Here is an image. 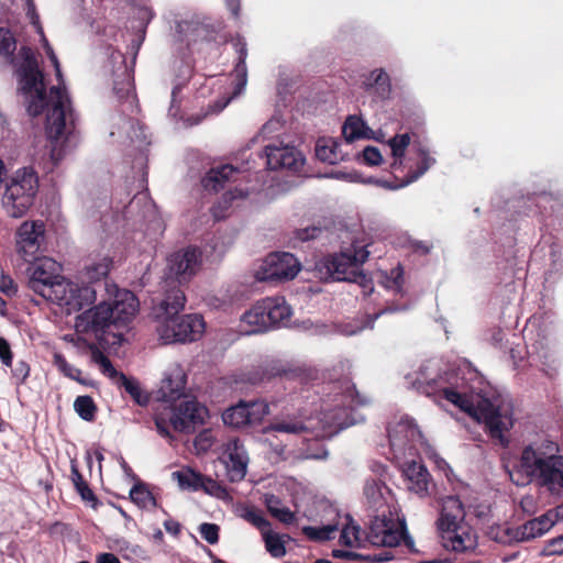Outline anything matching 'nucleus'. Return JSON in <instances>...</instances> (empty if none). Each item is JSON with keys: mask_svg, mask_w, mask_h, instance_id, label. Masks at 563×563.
I'll list each match as a JSON object with an SVG mask.
<instances>
[{"mask_svg": "<svg viewBox=\"0 0 563 563\" xmlns=\"http://www.w3.org/2000/svg\"><path fill=\"white\" fill-rule=\"evenodd\" d=\"M43 42L46 53L55 67L58 86L52 87L49 93H46L44 77L38 68L37 60L32 49L23 46L19 52L21 63L15 65L20 90L25 96L27 112L31 115L36 117L44 110L47 111L45 124L47 137L55 143L65 142L70 144L76 139L77 118L65 87H62L63 76L58 59L45 37H43Z\"/></svg>", "mask_w": 563, "mask_h": 563, "instance_id": "1", "label": "nucleus"}, {"mask_svg": "<svg viewBox=\"0 0 563 563\" xmlns=\"http://www.w3.org/2000/svg\"><path fill=\"white\" fill-rule=\"evenodd\" d=\"M407 379L415 389L427 396L442 393L444 399L475 417L478 421H484L492 438L498 439L503 446L508 445L504 432L512 428L514 424L508 405L488 398H481L474 405L466 396L454 389L457 382L455 371L442 368L441 362L438 360L424 362L415 377L408 375Z\"/></svg>", "mask_w": 563, "mask_h": 563, "instance_id": "2", "label": "nucleus"}, {"mask_svg": "<svg viewBox=\"0 0 563 563\" xmlns=\"http://www.w3.org/2000/svg\"><path fill=\"white\" fill-rule=\"evenodd\" d=\"M558 443L543 440L530 443L520 452L518 462L509 471L511 482L517 486L534 483L551 494L563 489V455Z\"/></svg>", "mask_w": 563, "mask_h": 563, "instance_id": "3", "label": "nucleus"}, {"mask_svg": "<svg viewBox=\"0 0 563 563\" xmlns=\"http://www.w3.org/2000/svg\"><path fill=\"white\" fill-rule=\"evenodd\" d=\"M368 244L362 245L354 242L350 249L323 257L316 264V271L321 279L356 283L365 296L374 291L372 279L368 278L360 266L366 262L369 255Z\"/></svg>", "mask_w": 563, "mask_h": 563, "instance_id": "4", "label": "nucleus"}, {"mask_svg": "<svg viewBox=\"0 0 563 563\" xmlns=\"http://www.w3.org/2000/svg\"><path fill=\"white\" fill-rule=\"evenodd\" d=\"M464 517V506L457 496H446L442 499L438 529L444 549L466 552L477 547L476 534L463 523Z\"/></svg>", "mask_w": 563, "mask_h": 563, "instance_id": "5", "label": "nucleus"}, {"mask_svg": "<svg viewBox=\"0 0 563 563\" xmlns=\"http://www.w3.org/2000/svg\"><path fill=\"white\" fill-rule=\"evenodd\" d=\"M332 389L340 391L334 395L333 407L323 409L320 418L324 428L329 429V434L362 422L364 416L357 412L356 407L366 404V399L360 397L355 386L349 380H344L340 386L333 385Z\"/></svg>", "mask_w": 563, "mask_h": 563, "instance_id": "6", "label": "nucleus"}, {"mask_svg": "<svg viewBox=\"0 0 563 563\" xmlns=\"http://www.w3.org/2000/svg\"><path fill=\"white\" fill-rule=\"evenodd\" d=\"M38 191V178L32 168L18 169L5 181L1 206L11 218H22L33 206Z\"/></svg>", "mask_w": 563, "mask_h": 563, "instance_id": "7", "label": "nucleus"}, {"mask_svg": "<svg viewBox=\"0 0 563 563\" xmlns=\"http://www.w3.org/2000/svg\"><path fill=\"white\" fill-rule=\"evenodd\" d=\"M42 298L71 313L90 305L95 300V290L88 286L79 287L60 276Z\"/></svg>", "mask_w": 563, "mask_h": 563, "instance_id": "8", "label": "nucleus"}, {"mask_svg": "<svg viewBox=\"0 0 563 563\" xmlns=\"http://www.w3.org/2000/svg\"><path fill=\"white\" fill-rule=\"evenodd\" d=\"M205 331V321L201 316L191 313L166 318L157 328L161 340L165 343L192 342L198 340Z\"/></svg>", "mask_w": 563, "mask_h": 563, "instance_id": "9", "label": "nucleus"}, {"mask_svg": "<svg viewBox=\"0 0 563 563\" xmlns=\"http://www.w3.org/2000/svg\"><path fill=\"white\" fill-rule=\"evenodd\" d=\"M366 538L375 547L395 548L402 540L407 547L413 545L412 539L407 534L405 525H398L393 519L386 518L385 515L374 517Z\"/></svg>", "mask_w": 563, "mask_h": 563, "instance_id": "10", "label": "nucleus"}, {"mask_svg": "<svg viewBox=\"0 0 563 563\" xmlns=\"http://www.w3.org/2000/svg\"><path fill=\"white\" fill-rule=\"evenodd\" d=\"M299 271L300 263L292 254L273 253L265 258L257 278L262 282H284L295 278Z\"/></svg>", "mask_w": 563, "mask_h": 563, "instance_id": "11", "label": "nucleus"}, {"mask_svg": "<svg viewBox=\"0 0 563 563\" xmlns=\"http://www.w3.org/2000/svg\"><path fill=\"white\" fill-rule=\"evenodd\" d=\"M269 413V406L264 400H241L222 413L224 424L235 429L260 423Z\"/></svg>", "mask_w": 563, "mask_h": 563, "instance_id": "12", "label": "nucleus"}, {"mask_svg": "<svg viewBox=\"0 0 563 563\" xmlns=\"http://www.w3.org/2000/svg\"><path fill=\"white\" fill-rule=\"evenodd\" d=\"M267 167L273 170L286 169L297 173L305 164V157L295 147L283 141H273L265 145Z\"/></svg>", "mask_w": 563, "mask_h": 563, "instance_id": "13", "label": "nucleus"}, {"mask_svg": "<svg viewBox=\"0 0 563 563\" xmlns=\"http://www.w3.org/2000/svg\"><path fill=\"white\" fill-rule=\"evenodd\" d=\"M208 409L197 400H185L175 408L169 417L174 430L189 433L205 422Z\"/></svg>", "mask_w": 563, "mask_h": 563, "instance_id": "14", "label": "nucleus"}, {"mask_svg": "<svg viewBox=\"0 0 563 563\" xmlns=\"http://www.w3.org/2000/svg\"><path fill=\"white\" fill-rule=\"evenodd\" d=\"M201 265V253L196 247L175 252L167 258V276L178 283L187 282Z\"/></svg>", "mask_w": 563, "mask_h": 563, "instance_id": "15", "label": "nucleus"}, {"mask_svg": "<svg viewBox=\"0 0 563 563\" xmlns=\"http://www.w3.org/2000/svg\"><path fill=\"white\" fill-rule=\"evenodd\" d=\"M58 269V264L51 258L45 257L35 262L26 271L27 287L36 295L45 296L51 285L60 277Z\"/></svg>", "mask_w": 563, "mask_h": 563, "instance_id": "16", "label": "nucleus"}, {"mask_svg": "<svg viewBox=\"0 0 563 563\" xmlns=\"http://www.w3.org/2000/svg\"><path fill=\"white\" fill-rule=\"evenodd\" d=\"M234 48L239 56H238L236 65L233 70V76H234L233 92L230 97L218 100L212 106H210L211 112H213V113L221 112L230 103V101L233 98L240 96L244 91L246 84H247V67H246V63H245L246 57H247L246 42L243 38L238 37L234 42Z\"/></svg>", "mask_w": 563, "mask_h": 563, "instance_id": "17", "label": "nucleus"}, {"mask_svg": "<svg viewBox=\"0 0 563 563\" xmlns=\"http://www.w3.org/2000/svg\"><path fill=\"white\" fill-rule=\"evenodd\" d=\"M112 313L111 303L100 302L77 317L76 328L81 332H92L96 335L104 333L107 328L114 325Z\"/></svg>", "mask_w": 563, "mask_h": 563, "instance_id": "18", "label": "nucleus"}, {"mask_svg": "<svg viewBox=\"0 0 563 563\" xmlns=\"http://www.w3.org/2000/svg\"><path fill=\"white\" fill-rule=\"evenodd\" d=\"M223 456L225 457L230 482L236 483L242 481L247 472L249 454L239 438L230 439L227 442Z\"/></svg>", "mask_w": 563, "mask_h": 563, "instance_id": "19", "label": "nucleus"}, {"mask_svg": "<svg viewBox=\"0 0 563 563\" xmlns=\"http://www.w3.org/2000/svg\"><path fill=\"white\" fill-rule=\"evenodd\" d=\"M562 510V507L549 510L544 515L528 520L520 527L516 528L515 534L517 537V542H525L543 536L554 526Z\"/></svg>", "mask_w": 563, "mask_h": 563, "instance_id": "20", "label": "nucleus"}, {"mask_svg": "<svg viewBox=\"0 0 563 563\" xmlns=\"http://www.w3.org/2000/svg\"><path fill=\"white\" fill-rule=\"evenodd\" d=\"M16 245L19 252L25 256H35L40 250L41 242L44 238V227L42 222L25 221L16 232Z\"/></svg>", "mask_w": 563, "mask_h": 563, "instance_id": "21", "label": "nucleus"}, {"mask_svg": "<svg viewBox=\"0 0 563 563\" xmlns=\"http://www.w3.org/2000/svg\"><path fill=\"white\" fill-rule=\"evenodd\" d=\"M308 422L309 419L303 418L300 413L282 415L273 419V421L266 427L265 432L299 435L307 433L311 429Z\"/></svg>", "mask_w": 563, "mask_h": 563, "instance_id": "22", "label": "nucleus"}, {"mask_svg": "<svg viewBox=\"0 0 563 563\" xmlns=\"http://www.w3.org/2000/svg\"><path fill=\"white\" fill-rule=\"evenodd\" d=\"M139 309V300L135 295L129 290L118 294L111 310L113 311L112 318L114 325H124L129 323Z\"/></svg>", "mask_w": 563, "mask_h": 563, "instance_id": "23", "label": "nucleus"}, {"mask_svg": "<svg viewBox=\"0 0 563 563\" xmlns=\"http://www.w3.org/2000/svg\"><path fill=\"white\" fill-rule=\"evenodd\" d=\"M241 327L246 334L264 332L268 329L265 305L263 299L257 301L252 308L245 311L241 317Z\"/></svg>", "mask_w": 563, "mask_h": 563, "instance_id": "24", "label": "nucleus"}, {"mask_svg": "<svg viewBox=\"0 0 563 563\" xmlns=\"http://www.w3.org/2000/svg\"><path fill=\"white\" fill-rule=\"evenodd\" d=\"M239 173L240 170L232 165H221L211 168L202 178L201 183L206 190L219 191L224 188L225 183L236 180L235 175Z\"/></svg>", "mask_w": 563, "mask_h": 563, "instance_id": "25", "label": "nucleus"}, {"mask_svg": "<svg viewBox=\"0 0 563 563\" xmlns=\"http://www.w3.org/2000/svg\"><path fill=\"white\" fill-rule=\"evenodd\" d=\"M265 305L268 329L276 325L286 324L291 316V309L286 305L285 299L280 297H267L263 299Z\"/></svg>", "mask_w": 563, "mask_h": 563, "instance_id": "26", "label": "nucleus"}, {"mask_svg": "<svg viewBox=\"0 0 563 563\" xmlns=\"http://www.w3.org/2000/svg\"><path fill=\"white\" fill-rule=\"evenodd\" d=\"M404 475L409 482V489L417 494H424L428 490L429 472L427 467L416 461L407 463L404 467Z\"/></svg>", "mask_w": 563, "mask_h": 563, "instance_id": "27", "label": "nucleus"}, {"mask_svg": "<svg viewBox=\"0 0 563 563\" xmlns=\"http://www.w3.org/2000/svg\"><path fill=\"white\" fill-rule=\"evenodd\" d=\"M186 296L178 287H173L165 292L164 299L158 306L159 318H173L177 316L185 307Z\"/></svg>", "mask_w": 563, "mask_h": 563, "instance_id": "28", "label": "nucleus"}, {"mask_svg": "<svg viewBox=\"0 0 563 563\" xmlns=\"http://www.w3.org/2000/svg\"><path fill=\"white\" fill-rule=\"evenodd\" d=\"M364 87L382 100L389 98L391 92L390 78L383 68L372 70L364 80Z\"/></svg>", "mask_w": 563, "mask_h": 563, "instance_id": "29", "label": "nucleus"}, {"mask_svg": "<svg viewBox=\"0 0 563 563\" xmlns=\"http://www.w3.org/2000/svg\"><path fill=\"white\" fill-rule=\"evenodd\" d=\"M185 384V375L179 369L166 375L159 388L162 399L167 402L178 399L184 393Z\"/></svg>", "mask_w": 563, "mask_h": 563, "instance_id": "30", "label": "nucleus"}, {"mask_svg": "<svg viewBox=\"0 0 563 563\" xmlns=\"http://www.w3.org/2000/svg\"><path fill=\"white\" fill-rule=\"evenodd\" d=\"M290 374L288 367L280 361H269L264 363L258 369L250 374L251 384H260L277 376H287Z\"/></svg>", "mask_w": 563, "mask_h": 563, "instance_id": "31", "label": "nucleus"}, {"mask_svg": "<svg viewBox=\"0 0 563 563\" xmlns=\"http://www.w3.org/2000/svg\"><path fill=\"white\" fill-rule=\"evenodd\" d=\"M371 129L356 115H349L342 126V134L347 143L358 139H368Z\"/></svg>", "mask_w": 563, "mask_h": 563, "instance_id": "32", "label": "nucleus"}, {"mask_svg": "<svg viewBox=\"0 0 563 563\" xmlns=\"http://www.w3.org/2000/svg\"><path fill=\"white\" fill-rule=\"evenodd\" d=\"M316 156L328 164H336L341 159L340 146L333 139H319L316 144Z\"/></svg>", "mask_w": 563, "mask_h": 563, "instance_id": "33", "label": "nucleus"}, {"mask_svg": "<svg viewBox=\"0 0 563 563\" xmlns=\"http://www.w3.org/2000/svg\"><path fill=\"white\" fill-rule=\"evenodd\" d=\"M265 505L268 512L280 522L291 525L295 521V514L275 495H266Z\"/></svg>", "mask_w": 563, "mask_h": 563, "instance_id": "34", "label": "nucleus"}, {"mask_svg": "<svg viewBox=\"0 0 563 563\" xmlns=\"http://www.w3.org/2000/svg\"><path fill=\"white\" fill-rule=\"evenodd\" d=\"M390 446L401 449L409 438H413L416 430L409 420H401L395 428H388Z\"/></svg>", "mask_w": 563, "mask_h": 563, "instance_id": "35", "label": "nucleus"}, {"mask_svg": "<svg viewBox=\"0 0 563 563\" xmlns=\"http://www.w3.org/2000/svg\"><path fill=\"white\" fill-rule=\"evenodd\" d=\"M115 383L123 387L137 405L146 406L148 404V396L142 391L140 383L135 378L128 377L125 374H120V377Z\"/></svg>", "mask_w": 563, "mask_h": 563, "instance_id": "36", "label": "nucleus"}, {"mask_svg": "<svg viewBox=\"0 0 563 563\" xmlns=\"http://www.w3.org/2000/svg\"><path fill=\"white\" fill-rule=\"evenodd\" d=\"M263 539L265 542L266 551L273 558H283L286 555L285 539L289 538L287 534H278L272 532L269 529L264 531Z\"/></svg>", "mask_w": 563, "mask_h": 563, "instance_id": "37", "label": "nucleus"}, {"mask_svg": "<svg viewBox=\"0 0 563 563\" xmlns=\"http://www.w3.org/2000/svg\"><path fill=\"white\" fill-rule=\"evenodd\" d=\"M172 476L183 489L199 490L202 486L203 475L190 468L174 472Z\"/></svg>", "mask_w": 563, "mask_h": 563, "instance_id": "38", "label": "nucleus"}, {"mask_svg": "<svg viewBox=\"0 0 563 563\" xmlns=\"http://www.w3.org/2000/svg\"><path fill=\"white\" fill-rule=\"evenodd\" d=\"M130 498L140 508L156 507L155 497L143 483H137L131 488Z\"/></svg>", "mask_w": 563, "mask_h": 563, "instance_id": "39", "label": "nucleus"}, {"mask_svg": "<svg viewBox=\"0 0 563 563\" xmlns=\"http://www.w3.org/2000/svg\"><path fill=\"white\" fill-rule=\"evenodd\" d=\"M74 410L82 420L91 422L96 418L97 406L90 396L84 395L75 399Z\"/></svg>", "mask_w": 563, "mask_h": 563, "instance_id": "40", "label": "nucleus"}, {"mask_svg": "<svg viewBox=\"0 0 563 563\" xmlns=\"http://www.w3.org/2000/svg\"><path fill=\"white\" fill-rule=\"evenodd\" d=\"M383 488L384 484L379 481H367L364 487V494L371 507L378 509L384 505Z\"/></svg>", "mask_w": 563, "mask_h": 563, "instance_id": "41", "label": "nucleus"}, {"mask_svg": "<svg viewBox=\"0 0 563 563\" xmlns=\"http://www.w3.org/2000/svg\"><path fill=\"white\" fill-rule=\"evenodd\" d=\"M15 49L16 41L11 31L0 27V56L4 57L9 63H13Z\"/></svg>", "mask_w": 563, "mask_h": 563, "instance_id": "42", "label": "nucleus"}, {"mask_svg": "<svg viewBox=\"0 0 563 563\" xmlns=\"http://www.w3.org/2000/svg\"><path fill=\"white\" fill-rule=\"evenodd\" d=\"M53 364L56 366V368L66 377L71 378L74 380H77L81 384L84 382L80 379L81 371L71 366L63 354L55 352L53 355Z\"/></svg>", "mask_w": 563, "mask_h": 563, "instance_id": "43", "label": "nucleus"}, {"mask_svg": "<svg viewBox=\"0 0 563 563\" xmlns=\"http://www.w3.org/2000/svg\"><path fill=\"white\" fill-rule=\"evenodd\" d=\"M361 541V528L353 521L347 523L341 532L340 542L345 547H357Z\"/></svg>", "mask_w": 563, "mask_h": 563, "instance_id": "44", "label": "nucleus"}, {"mask_svg": "<svg viewBox=\"0 0 563 563\" xmlns=\"http://www.w3.org/2000/svg\"><path fill=\"white\" fill-rule=\"evenodd\" d=\"M382 283L386 288L393 289L396 294H400L404 284L402 268L400 266H397L390 271L389 275L384 274Z\"/></svg>", "mask_w": 563, "mask_h": 563, "instance_id": "45", "label": "nucleus"}, {"mask_svg": "<svg viewBox=\"0 0 563 563\" xmlns=\"http://www.w3.org/2000/svg\"><path fill=\"white\" fill-rule=\"evenodd\" d=\"M92 358L95 363H97L100 366V369L102 374L108 376L110 379L117 382L120 377L121 372H118L114 366L112 365L111 361L108 356H106L102 352L97 351L93 352Z\"/></svg>", "mask_w": 563, "mask_h": 563, "instance_id": "46", "label": "nucleus"}, {"mask_svg": "<svg viewBox=\"0 0 563 563\" xmlns=\"http://www.w3.org/2000/svg\"><path fill=\"white\" fill-rule=\"evenodd\" d=\"M335 530V526H324L322 528L307 526L302 528V532L305 533V536L312 541L330 540Z\"/></svg>", "mask_w": 563, "mask_h": 563, "instance_id": "47", "label": "nucleus"}, {"mask_svg": "<svg viewBox=\"0 0 563 563\" xmlns=\"http://www.w3.org/2000/svg\"><path fill=\"white\" fill-rule=\"evenodd\" d=\"M420 155L421 161L418 164L417 169L408 175V179L401 186L416 181L435 163V159L429 156L424 150H420Z\"/></svg>", "mask_w": 563, "mask_h": 563, "instance_id": "48", "label": "nucleus"}, {"mask_svg": "<svg viewBox=\"0 0 563 563\" xmlns=\"http://www.w3.org/2000/svg\"><path fill=\"white\" fill-rule=\"evenodd\" d=\"M409 144L410 135L408 133L396 134L388 141L393 157H405V153Z\"/></svg>", "mask_w": 563, "mask_h": 563, "instance_id": "49", "label": "nucleus"}, {"mask_svg": "<svg viewBox=\"0 0 563 563\" xmlns=\"http://www.w3.org/2000/svg\"><path fill=\"white\" fill-rule=\"evenodd\" d=\"M244 519L247 520L250 523H252L254 527H256L258 530L262 531V533L269 529L271 523L269 521L262 516L261 512H258L255 509H247L244 515Z\"/></svg>", "mask_w": 563, "mask_h": 563, "instance_id": "50", "label": "nucleus"}, {"mask_svg": "<svg viewBox=\"0 0 563 563\" xmlns=\"http://www.w3.org/2000/svg\"><path fill=\"white\" fill-rule=\"evenodd\" d=\"M323 231H324V228H322V227L310 225L307 228L297 229L295 231V238H296V240H298L300 242H307V241L314 240V239L321 236Z\"/></svg>", "mask_w": 563, "mask_h": 563, "instance_id": "51", "label": "nucleus"}, {"mask_svg": "<svg viewBox=\"0 0 563 563\" xmlns=\"http://www.w3.org/2000/svg\"><path fill=\"white\" fill-rule=\"evenodd\" d=\"M515 532H516V529H512V528L500 529L499 527H497L496 529L495 528L490 529L489 536L496 542L506 544V543L511 542L512 540L517 541V537H516Z\"/></svg>", "mask_w": 563, "mask_h": 563, "instance_id": "52", "label": "nucleus"}, {"mask_svg": "<svg viewBox=\"0 0 563 563\" xmlns=\"http://www.w3.org/2000/svg\"><path fill=\"white\" fill-rule=\"evenodd\" d=\"M201 537L210 544H216L219 540V527L214 523L203 522L199 526Z\"/></svg>", "mask_w": 563, "mask_h": 563, "instance_id": "53", "label": "nucleus"}, {"mask_svg": "<svg viewBox=\"0 0 563 563\" xmlns=\"http://www.w3.org/2000/svg\"><path fill=\"white\" fill-rule=\"evenodd\" d=\"M30 375V365L21 360L18 361L12 368V377L16 380V385H22L25 383Z\"/></svg>", "mask_w": 563, "mask_h": 563, "instance_id": "54", "label": "nucleus"}, {"mask_svg": "<svg viewBox=\"0 0 563 563\" xmlns=\"http://www.w3.org/2000/svg\"><path fill=\"white\" fill-rule=\"evenodd\" d=\"M109 273V264L106 262L92 264L87 267V277L89 280H99Z\"/></svg>", "mask_w": 563, "mask_h": 563, "instance_id": "55", "label": "nucleus"}, {"mask_svg": "<svg viewBox=\"0 0 563 563\" xmlns=\"http://www.w3.org/2000/svg\"><path fill=\"white\" fill-rule=\"evenodd\" d=\"M364 162L369 166H378L383 162L379 150L375 146H366L363 150Z\"/></svg>", "mask_w": 563, "mask_h": 563, "instance_id": "56", "label": "nucleus"}, {"mask_svg": "<svg viewBox=\"0 0 563 563\" xmlns=\"http://www.w3.org/2000/svg\"><path fill=\"white\" fill-rule=\"evenodd\" d=\"M213 439L210 430H203L195 439V446L199 451H207L212 446Z\"/></svg>", "mask_w": 563, "mask_h": 563, "instance_id": "57", "label": "nucleus"}, {"mask_svg": "<svg viewBox=\"0 0 563 563\" xmlns=\"http://www.w3.org/2000/svg\"><path fill=\"white\" fill-rule=\"evenodd\" d=\"M75 488H76V492L80 495L82 500L91 503L92 507L97 506V503H98L97 497H96L95 493L91 490V488L89 487L87 482L76 485Z\"/></svg>", "mask_w": 563, "mask_h": 563, "instance_id": "58", "label": "nucleus"}, {"mask_svg": "<svg viewBox=\"0 0 563 563\" xmlns=\"http://www.w3.org/2000/svg\"><path fill=\"white\" fill-rule=\"evenodd\" d=\"M200 489H203L206 493L214 496H219L223 493V488L219 485V483L211 477L203 475L202 486Z\"/></svg>", "mask_w": 563, "mask_h": 563, "instance_id": "59", "label": "nucleus"}, {"mask_svg": "<svg viewBox=\"0 0 563 563\" xmlns=\"http://www.w3.org/2000/svg\"><path fill=\"white\" fill-rule=\"evenodd\" d=\"M12 352L8 341L0 336V358L3 365L12 366Z\"/></svg>", "mask_w": 563, "mask_h": 563, "instance_id": "60", "label": "nucleus"}, {"mask_svg": "<svg viewBox=\"0 0 563 563\" xmlns=\"http://www.w3.org/2000/svg\"><path fill=\"white\" fill-rule=\"evenodd\" d=\"M545 554L547 555H561L563 554V534L559 536L558 538L552 539L547 548H545Z\"/></svg>", "mask_w": 563, "mask_h": 563, "instance_id": "61", "label": "nucleus"}, {"mask_svg": "<svg viewBox=\"0 0 563 563\" xmlns=\"http://www.w3.org/2000/svg\"><path fill=\"white\" fill-rule=\"evenodd\" d=\"M113 90L115 91L119 98H124L130 93L131 81L128 74H125V80L122 82V86H120V84L117 81L114 82Z\"/></svg>", "mask_w": 563, "mask_h": 563, "instance_id": "62", "label": "nucleus"}, {"mask_svg": "<svg viewBox=\"0 0 563 563\" xmlns=\"http://www.w3.org/2000/svg\"><path fill=\"white\" fill-rule=\"evenodd\" d=\"M280 121L277 119H272L263 125L261 134L263 135V137H268L273 132L280 130Z\"/></svg>", "mask_w": 563, "mask_h": 563, "instance_id": "63", "label": "nucleus"}, {"mask_svg": "<svg viewBox=\"0 0 563 563\" xmlns=\"http://www.w3.org/2000/svg\"><path fill=\"white\" fill-rule=\"evenodd\" d=\"M155 426H156V430L157 432L163 437V438H168V439H172V435H170V432H169V429H168V424H167V421L162 418L161 416H157L155 418Z\"/></svg>", "mask_w": 563, "mask_h": 563, "instance_id": "64", "label": "nucleus"}]
</instances>
